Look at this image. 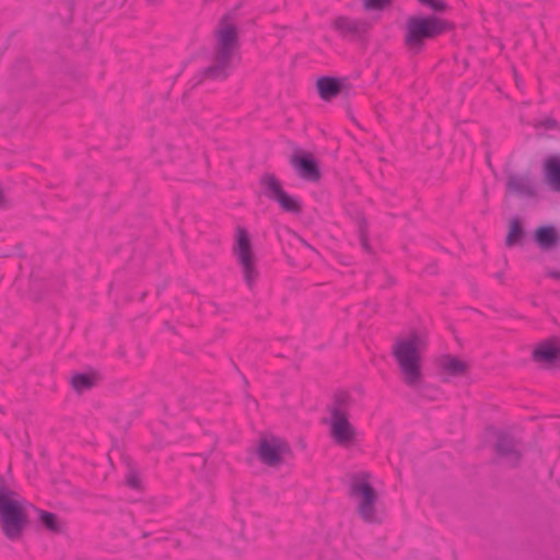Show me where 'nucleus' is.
Wrapping results in <instances>:
<instances>
[{"instance_id":"nucleus-21","label":"nucleus","mask_w":560,"mask_h":560,"mask_svg":"<svg viewBox=\"0 0 560 560\" xmlns=\"http://www.w3.org/2000/svg\"><path fill=\"white\" fill-rule=\"evenodd\" d=\"M441 368L452 376H459L466 372L467 365L457 358L445 357L441 361Z\"/></svg>"},{"instance_id":"nucleus-23","label":"nucleus","mask_w":560,"mask_h":560,"mask_svg":"<svg viewBox=\"0 0 560 560\" xmlns=\"http://www.w3.org/2000/svg\"><path fill=\"white\" fill-rule=\"evenodd\" d=\"M95 384L96 378L90 374L77 373L71 377V385L78 393L91 389Z\"/></svg>"},{"instance_id":"nucleus-33","label":"nucleus","mask_w":560,"mask_h":560,"mask_svg":"<svg viewBox=\"0 0 560 560\" xmlns=\"http://www.w3.org/2000/svg\"><path fill=\"white\" fill-rule=\"evenodd\" d=\"M302 244L308 246V244L304 241V240H301Z\"/></svg>"},{"instance_id":"nucleus-29","label":"nucleus","mask_w":560,"mask_h":560,"mask_svg":"<svg viewBox=\"0 0 560 560\" xmlns=\"http://www.w3.org/2000/svg\"><path fill=\"white\" fill-rule=\"evenodd\" d=\"M547 275L551 278H555V279H560V271H557V270H549L547 272Z\"/></svg>"},{"instance_id":"nucleus-6","label":"nucleus","mask_w":560,"mask_h":560,"mask_svg":"<svg viewBox=\"0 0 560 560\" xmlns=\"http://www.w3.org/2000/svg\"><path fill=\"white\" fill-rule=\"evenodd\" d=\"M233 254L241 266L243 279L249 289H253L259 271L256 266V257L253 252L249 234L246 229L238 226L236 229V240L233 246Z\"/></svg>"},{"instance_id":"nucleus-8","label":"nucleus","mask_w":560,"mask_h":560,"mask_svg":"<svg viewBox=\"0 0 560 560\" xmlns=\"http://www.w3.org/2000/svg\"><path fill=\"white\" fill-rule=\"evenodd\" d=\"M495 462L499 465L515 468L523 457V444L508 432H499L493 444Z\"/></svg>"},{"instance_id":"nucleus-28","label":"nucleus","mask_w":560,"mask_h":560,"mask_svg":"<svg viewBox=\"0 0 560 560\" xmlns=\"http://www.w3.org/2000/svg\"><path fill=\"white\" fill-rule=\"evenodd\" d=\"M360 241H361V245L362 247L369 252L370 250V246H369V243H368V238H366V235H365V231L364 229L361 226L360 228Z\"/></svg>"},{"instance_id":"nucleus-14","label":"nucleus","mask_w":560,"mask_h":560,"mask_svg":"<svg viewBox=\"0 0 560 560\" xmlns=\"http://www.w3.org/2000/svg\"><path fill=\"white\" fill-rule=\"evenodd\" d=\"M506 189L523 197L532 198L536 195L535 186L527 174H510L506 180Z\"/></svg>"},{"instance_id":"nucleus-31","label":"nucleus","mask_w":560,"mask_h":560,"mask_svg":"<svg viewBox=\"0 0 560 560\" xmlns=\"http://www.w3.org/2000/svg\"><path fill=\"white\" fill-rule=\"evenodd\" d=\"M495 278H498V279H500V280H501V279L503 278V272H498V273H495Z\"/></svg>"},{"instance_id":"nucleus-2","label":"nucleus","mask_w":560,"mask_h":560,"mask_svg":"<svg viewBox=\"0 0 560 560\" xmlns=\"http://www.w3.org/2000/svg\"><path fill=\"white\" fill-rule=\"evenodd\" d=\"M32 506L4 479L0 478V527L10 540H19L28 523L27 508Z\"/></svg>"},{"instance_id":"nucleus-26","label":"nucleus","mask_w":560,"mask_h":560,"mask_svg":"<svg viewBox=\"0 0 560 560\" xmlns=\"http://www.w3.org/2000/svg\"><path fill=\"white\" fill-rule=\"evenodd\" d=\"M536 126L537 127H542L546 130H552V129H556L558 127V122L556 121V119H553L551 117H548V118L539 120L536 124Z\"/></svg>"},{"instance_id":"nucleus-4","label":"nucleus","mask_w":560,"mask_h":560,"mask_svg":"<svg viewBox=\"0 0 560 560\" xmlns=\"http://www.w3.org/2000/svg\"><path fill=\"white\" fill-rule=\"evenodd\" d=\"M451 24L435 15H412L406 22L405 44L415 52H419L427 39L435 38L444 33Z\"/></svg>"},{"instance_id":"nucleus-5","label":"nucleus","mask_w":560,"mask_h":560,"mask_svg":"<svg viewBox=\"0 0 560 560\" xmlns=\"http://www.w3.org/2000/svg\"><path fill=\"white\" fill-rule=\"evenodd\" d=\"M213 43L211 50L238 59L240 31L231 14H224L213 28Z\"/></svg>"},{"instance_id":"nucleus-17","label":"nucleus","mask_w":560,"mask_h":560,"mask_svg":"<svg viewBox=\"0 0 560 560\" xmlns=\"http://www.w3.org/2000/svg\"><path fill=\"white\" fill-rule=\"evenodd\" d=\"M342 84L343 80L322 77L317 80L318 94L323 100L330 101L341 92Z\"/></svg>"},{"instance_id":"nucleus-16","label":"nucleus","mask_w":560,"mask_h":560,"mask_svg":"<svg viewBox=\"0 0 560 560\" xmlns=\"http://www.w3.org/2000/svg\"><path fill=\"white\" fill-rule=\"evenodd\" d=\"M545 180L555 191H560V158L552 155L544 163Z\"/></svg>"},{"instance_id":"nucleus-34","label":"nucleus","mask_w":560,"mask_h":560,"mask_svg":"<svg viewBox=\"0 0 560 560\" xmlns=\"http://www.w3.org/2000/svg\"><path fill=\"white\" fill-rule=\"evenodd\" d=\"M210 0H205V2H209Z\"/></svg>"},{"instance_id":"nucleus-27","label":"nucleus","mask_w":560,"mask_h":560,"mask_svg":"<svg viewBox=\"0 0 560 560\" xmlns=\"http://www.w3.org/2000/svg\"><path fill=\"white\" fill-rule=\"evenodd\" d=\"M127 485L132 489L140 488V478L135 471H130L126 479Z\"/></svg>"},{"instance_id":"nucleus-32","label":"nucleus","mask_w":560,"mask_h":560,"mask_svg":"<svg viewBox=\"0 0 560 560\" xmlns=\"http://www.w3.org/2000/svg\"><path fill=\"white\" fill-rule=\"evenodd\" d=\"M147 1H148L149 3H152V4H153V3L159 2L160 0H147Z\"/></svg>"},{"instance_id":"nucleus-20","label":"nucleus","mask_w":560,"mask_h":560,"mask_svg":"<svg viewBox=\"0 0 560 560\" xmlns=\"http://www.w3.org/2000/svg\"><path fill=\"white\" fill-rule=\"evenodd\" d=\"M525 237V231L522 226L518 218H513L510 222V230L505 238V245L512 247L514 245H521Z\"/></svg>"},{"instance_id":"nucleus-13","label":"nucleus","mask_w":560,"mask_h":560,"mask_svg":"<svg viewBox=\"0 0 560 560\" xmlns=\"http://www.w3.org/2000/svg\"><path fill=\"white\" fill-rule=\"evenodd\" d=\"M331 26L342 37L355 38L366 31L368 23L363 20L339 15L332 21Z\"/></svg>"},{"instance_id":"nucleus-19","label":"nucleus","mask_w":560,"mask_h":560,"mask_svg":"<svg viewBox=\"0 0 560 560\" xmlns=\"http://www.w3.org/2000/svg\"><path fill=\"white\" fill-rule=\"evenodd\" d=\"M351 405V396L347 392H337L334 395L332 404L328 407L329 416L343 415L348 416Z\"/></svg>"},{"instance_id":"nucleus-7","label":"nucleus","mask_w":560,"mask_h":560,"mask_svg":"<svg viewBox=\"0 0 560 560\" xmlns=\"http://www.w3.org/2000/svg\"><path fill=\"white\" fill-rule=\"evenodd\" d=\"M236 60L230 56L211 50L209 63L191 78V86L196 88L207 80L225 81L231 75Z\"/></svg>"},{"instance_id":"nucleus-3","label":"nucleus","mask_w":560,"mask_h":560,"mask_svg":"<svg viewBox=\"0 0 560 560\" xmlns=\"http://www.w3.org/2000/svg\"><path fill=\"white\" fill-rule=\"evenodd\" d=\"M349 497L355 503V511L360 518L369 524H381L384 515L378 510V493L371 485V475L358 471L350 476Z\"/></svg>"},{"instance_id":"nucleus-9","label":"nucleus","mask_w":560,"mask_h":560,"mask_svg":"<svg viewBox=\"0 0 560 560\" xmlns=\"http://www.w3.org/2000/svg\"><path fill=\"white\" fill-rule=\"evenodd\" d=\"M262 194L270 200L279 203L282 210L291 213L301 212V203L294 197L288 195L279 179L271 173H265L259 179Z\"/></svg>"},{"instance_id":"nucleus-12","label":"nucleus","mask_w":560,"mask_h":560,"mask_svg":"<svg viewBox=\"0 0 560 560\" xmlns=\"http://www.w3.org/2000/svg\"><path fill=\"white\" fill-rule=\"evenodd\" d=\"M290 163L298 176L306 182L316 183L322 173L315 158L308 152H298L290 158Z\"/></svg>"},{"instance_id":"nucleus-25","label":"nucleus","mask_w":560,"mask_h":560,"mask_svg":"<svg viewBox=\"0 0 560 560\" xmlns=\"http://www.w3.org/2000/svg\"><path fill=\"white\" fill-rule=\"evenodd\" d=\"M392 0H363L365 10H383Z\"/></svg>"},{"instance_id":"nucleus-11","label":"nucleus","mask_w":560,"mask_h":560,"mask_svg":"<svg viewBox=\"0 0 560 560\" xmlns=\"http://www.w3.org/2000/svg\"><path fill=\"white\" fill-rule=\"evenodd\" d=\"M325 422L329 425V435L337 445L350 447L355 443L358 432L349 421L348 416L336 413L329 416V419Z\"/></svg>"},{"instance_id":"nucleus-15","label":"nucleus","mask_w":560,"mask_h":560,"mask_svg":"<svg viewBox=\"0 0 560 560\" xmlns=\"http://www.w3.org/2000/svg\"><path fill=\"white\" fill-rule=\"evenodd\" d=\"M533 359L537 363L556 364L560 360V348L551 341H544L533 351Z\"/></svg>"},{"instance_id":"nucleus-10","label":"nucleus","mask_w":560,"mask_h":560,"mask_svg":"<svg viewBox=\"0 0 560 560\" xmlns=\"http://www.w3.org/2000/svg\"><path fill=\"white\" fill-rule=\"evenodd\" d=\"M290 453L289 444L280 438H262L259 441L257 455L261 463L277 467L283 463V455Z\"/></svg>"},{"instance_id":"nucleus-24","label":"nucleus","mask_w":560,"mask_h":560,"mask_svg":"<svg viewBox=\"0 0 560 560\" xmlns=\"http://www.w3.org/2000/svg\"><path fill=\"white\" fill-rule=\"evenodd\" d=\"M421 4L429 7L434 12H443L447 9L446 2L442 0H418Z\"/></svg>"},{"instance_id":"nucleus-18","label":"nucleus","mask_w":560,"mask_h":560,"mask_svg":"<svg viewBox=\"0 0 560 560\" xmlns=\"http://www.w3.org/2000/svg\"><path fill=\"white\" fill-rule=\"evenodd\" d=\"M534 241L541 249H550L559 242L558 232L553 226H540L534 233Z\"/></svg>"},{"instance_id":"nucleus-30","label":"nucleus","mask_w":560,"mask_h":560,"mask_svg":"<svg viewBox=\"0 0 560 560\" xmlns=\"http://www.w3.org/2000/svg\"><path fill=\"white\" fill-rule=\"evenodd\" d=\"M3 206H4V195H3L2 189L0 188V207H3Z\"/></svg>"},{"instance_id":"nucleus-1","label":"nucleus","mask_w":560,"mask_h":560,"mask_svg":"<svg viewBox=\"0 0 560 560\" xmlns=\"http://www.w3.org/2000/svg\"><path fill=\"white\" fill-rule=\"evenodd\" d=\"M425 345L424 337L413 331L407 337L397 338L392 347L400 380L413 390H420L424 383L422 351Z\"/></svg>"},{"instance_id":"nucleus-22","label":"nucleus","mask_w":560,"mask_h":560,"mask_svg":"<svg viewBox=\"0 0 560 560\" xmlns=\"http://www.w3.org/2000/svg\"><path fill=\"white\" fill-rule=\"evenodd\" d=\"M38 513V520L43 526H45L48 530L52 533H61L62 525L58 516L54 513L36 510Z\"/></svg>"}]
</instances>
